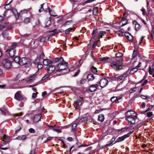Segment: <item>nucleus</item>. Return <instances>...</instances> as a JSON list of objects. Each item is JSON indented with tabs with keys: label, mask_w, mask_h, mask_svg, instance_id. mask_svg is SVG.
Here are the masks:
<instances>
[{
	"label": "nucleus",
	"mask_w": 154,
	"mask_h": 154,
	"mask_svg": "<svg viewBox=\"0 0 154 154\" xmlns=\"http://www.w3.org/2000/svg\"><path fill=\"white\" fill-rule=\"evenodd\" d=\"M57 67L59 69L57 70L56 71L57 72L60 71L62 70H66V73H67L69 71V69H68V63L64 61L63 60L60 62L57 65Z\"/></svg>",
	"instance_id": "1"
},
{
	"label": "nucleus",
	"mask_w": 154,
	"mask_h": 154,
	"mask_svg": "<svg viewBox=\"0 0 154 154\" xmlns=\"http://www.w3.org/2000/svg\"><path fill=\"white\" fill-rule=\"evenodd\" d=\"M122 63L120 61L116 59H114L113 61L111 63L110 66L114 69L119 70L122 68Z\"/></svg>",
	"instance_id": "2"
},
{
	"label": "nucleus",
	"mask_w": 154,
	"mask_h": 154,
	"mask_svg": "<svg viewBox=\"0 0 154 154\" xmlns=\"http://www.w3.org/2000/svg\"><path fill=\"white\" fill-rule=\"evenodd\" d=\"M83 97H79L78 100L74 102V106L76 109H80V107L83 102Z\"/></svg>",
	"instance_id": "3"
},
{
	"label": "nucleus",
	"mask_w": 154,
	"mask_h": 154,
	"mask_svg": "<svg viewBox=\"0 0 154 154\" xmlns=\"http://www.w3.org/2000/svg\"><path fill=\"white\" fill-rule=\"evenodd\" d=\"M2 63L6 69L10 68L12 66L11 62L9 58L4 60L2 61Z\"/></svg>",
	"instance_id": "4"
},
{
	"label": "nucleus",
	"mask_w": 154,
	"mask_h": 154,
	"mask_svg": "<svg viewBox=\"0 0 154 154\" xmlns=\"http://www.w3.org/2000/svg\"><path fill=\"white\" fill-rule=\"evenodd\" d=\"M108 83V80L106 78H103L99 82L100 86L102 88L106 86Z\"/></svg>",
	"instance_id": "5"
},
{
	"label": "nucleus",
	"mask_w": 154,
	"mask_h": 154,
	"mask_svg": "<svg viewBox=\"0 0 154 154\" xmlns=\"http://www.w3.org/2000/svg\"><path fill=\"white\" fill-rule=\"evenodd\" d=\"M129 71H127L122 75L118 76L116 78V80L118 81H120L124 80L128 75Z\"/></svg>",
	"instance_id": "6"
},
{
	"label": "nucleus",
	"mask_w": 154,
	"mask_h": 154,
	"mask_svg": "<svg viewBox=\"0 0 154 154\" xmlns=\"http://www.w3.org/2000/svg\"><path fill=\"white\" fill-rule=\"evenodd\" d=\"M132 133V132L128 133L127 134H125L123 136L119 137L114 143H116L120 142L126 138L129 137Z\"/></svg>",
	"instance_id": "7"
},
{
	"label": "nucleus",
	"mask_w": 154,
	"mask_h": 154,
	"mask_svg": "<svg viewBox=\"0 0 154 154\" xmlns=\"http://www.w3.org/2000/svg\"><path fill=\"white\" fill-rule=\"evenodd\" d=\"M126 117H135L136 114L134 111L132 110H129L125 113Z\"/></svg>",
	"instance_id": "8"
},
{
	"label": "nucleus",
	"mask_w": 154,
	"mask_h": 154,
	"mask_svg": "<svg viewBox=\"0 0 154 154\" xmlns=\"http://www.w3.org/2000/svg\"><path fill=\"white\" fill-rule=\"evenodd\" d=\"M14 98L18 101H22L24 98L22 95L19 92H17L14 95Z\"/></svg>",
	"instance_id": "9"
},
{
	"label": "nucleus",
	"mask_w": 154,
	"mask_h": 154,
	"mask_svg": "<svg viewBox=\"0 0 154 154\" xmlns=\"http://www.w3.org/2000/svg\"><path fill=\"white\" fill-rule=\"evenodd\" d=\"M8 52L9 55L11 57H13L15 54V48H13L7 50L5 51V53Z\"/></svg>",
	"instance_id": "10"
},
{
	"label": "nucleus",
	"mask_w": 154,
	"mask_h": 154,
	"mask_svg": "<svg viewBox=\"0 0 154 154\" xmlns=\"http://www.w3.org/2000/svg\"><path fill=\"white\" fill-rule=\"evenodd\" d=\"M11 138V137L8 136L6 134H4L3 137L2 138V141H3L4 144H5L9 142Z\"/></svg>",
	"instance_id": "11"
},
{
	"label": "nucleus",
	"mask_w": 154,
	"mask_h": 154,
	"mask_svg": "<svg viewBox=\"0 0 154 154\" xmlns=\"http://www.w3.org/2000/svg\"><path fill=\"white\" fill-rule=\"evenodd\" d=\"M29 62L28 60L26 57H22L20 58L19 64L22 66L28 63Z\"/></svg>",
	"instance_id": "12"
},
{
	"label": "nucleus",
	"mask_w": 154,
	"mask_h": 154,
	"mask_svg": "<svg viewBox=\"0 0 154 154\" xmlns=\"http://www.w3.org/2000/svg\"><path fill=\"white\" fill-rule=\"evenodd\" d=\"M135 118V117H126L125 119L130 124H134L135 123L136 119Z\"/></svg>",
	"instance_id": "13"
},
{
	"label": "nucleus",
	"mask_w": 154,
	"mask_h": 154,
	"mask_svg": "<svg viewBox=\"0 0 154 154\" xmlns=\"http://www.w3.org/2000/svg\"><path fill=\"white\" fill-rule=\"evenodd\" d=\"M41 116L42 115L41 114H38L35 115L33 118V123H32V124L34 123L39 122L41 119Z\"/></svg>",
	"instance_id": "14"
},
{
	"label": "nucleus",
	"mask_w": 154,
	"mask_h": 154,
	"mask_svg": "<svg viewBox=\"0 0 154 154\" xmlns=\"http://www.w3.org/2000/svg\"><path fill=\"white\" fill-rule=\"evenodd\" d=\"M37 75L36 73L30 75L27 78L26 81L27 82H32L35 80L36 77Z\"/></svg>",
	"instance_id": "15"
},
{
	"label": "nucleus",
	"mask_w": 154,
	"mask_h": 154,
	"mask_svg": "<svg viewBox=\"0 0 154 154\" xmlns=\"http://www.w3.org/2000/svg\"><path fill=\"white\" fill-rule=\"evenodd\" d=\"M121 98L122 97H121L113 96L111 98L110 100L112 102L115 103H117L120 102Z\"/></svg>",
	"instance_id": "16"
},
{
	"label": "nucleus",
	"mask_w": 154,
	"mask_h": 154,
	"mask_svg": "<svg viewBox=\"0 0 154 154\" xmlns=\"http://www.w3.org/2000/svg\"><path fill=\"white\" fill-rule=\"evenodd\" d=\"M133 25L135 27V29L136 31L139 30L141 28V26L136 20H134L132 22Z\"/></svg>",
	"instance_id": "17"
},
{
	"label": "nucleus",
	"mask_w": 154,
	"mask_h": 154,
	"mask_svg": "<svg viewBox=\"0 0 154 154\" xmlns=\"http://www.w3.org/2000/svg\"><path fill=\"white\" fill-rule=\"evenodd\" d=\"M47 70L48 73L51 74L55 70V67L54 66L50 65L47 67Z\"/></svg>",
	"instance_id": "18"
},
{
	"label": "nucleus",
	"mask_w": 154,
	"mask_h": 154,
	"mask_svg": "<svg viewBox=\"0 0 154 154\" xmlns=\"http://www.w3.org/2000/svg\"><path fill=\"white\" fill-rule=\"evenodd\" d=\"M98 85L97 84H95L89 86V90L91 92L95 91H96Z\"/></svg>",
	"instance_id": "19"
},
{
	"label": "nucleus",
	"mask_w": 154,
	"mask_h": 154,
	"mask_svg": "<svg viewBox=\"0 0 154 154\" xmlns=\"http://www.w3.org/2000/svg\"><path fill=\"white\" fill-rule=\"evenodd\" d=\"M125 14H124V16L122 17L121 23H122V26H124L128 22V21L127 20L126 17H125Z\"/></svg>",
	"instance_id": "20"
},
{
	"label": "nucleus",
	"mask_w": 154,
	"mask_h": 154,
	"mask_svg": "<svg viewBox=\"0 0 154 154\" xmlns=\"http://www.w3.org/2000/svg\"><path fill=\"white\" fill-rule=\"evenodd\" d=\"M51 63V61L48 59L44 60L43 64L45 66H48Z\"/></svg>",
	"instance_id": "21"
},
{
	"label": "nucleus",
	"mask_w": 154,
	"mask_h": 154,
	"mask_svg": "<svg viewBox=\"0 0 154 154\" xmlns=\"http://www.w3.org/2000/svg\"><path fill=\"white\" fill-rule=\"evenodd\" d=\"M108 59H109L108 57H102L100 58V60L101 63H105L107 62Z\"/></svg>",
	"instance_id": "22"
},
{
	"label": "nucleus",
	"mask_w": 154,
	"mask_h": 154,
	"mask_svg": "<svg viewBox=\"0 0 154 154\" xmlns=\"http://www.w3.org/2000/svg\"><path fill=\"white\" fill-rule=\"evenodd\" d=\"M51 21L50 20V18H47L45 23V26L46 27H49L50 26L51 24Z\"/></svg>",
	"instance_id": "23"
},
{
	"label": "nucleus",
	"mask_w": 154,
	"mask_h": 154,
	"mask_svg": "<svg viewBox=\"0 0 154 154\" xmlns=\"http://www.w3.org/2000/svg\"><path fill=\"white\" fill-rule=\"evenodd\" d=\"M104 116L103 114H100L99 115L98 118V121L102 122L104 121Z\"/></svg>",
	"instance_id": "24"
},
{
	"label": "nucleus",
	"mask_w": 154,
	"mask_h": 154,
	"mask_svg": "<svg viewBox=\"0 0 154 154\" xmlns=\"http://www.w3.org/2000/svg\"><path fill=\"white\" fill-rule=\"evenodd\" d=\"M106 34V32L105 31H100L98 34L97 38H102L103 35Z\"/></svg>",
	"instance_id": "25"
},
{
	"label": "nucleus",
	"mask_w": 154,
	"mask_h": 154,
	"mask_svg": "<svg viewBox=\"0 0 154 154\" xmlns=\"http://www.w3.org/2000/svg\"><path fill=\"white\" fill-rule=\"evenodd\" d=\"M87 77L88 80L89 81H92L93 80L94 78V77L93 75L91 74H88L87 75Z\"/></svg>",
	"instance_id": "26"
},
{
	"label": "nucleus",
	"mask_w": 154,
	"mask_h": 154,
	"mask_svg": "<svg viewBox=\"0 0 154 154\" xmlns=\"http://www.w3.org/2000/svg\"><path fill=\"white\" fill-rule=\"evenodd\" d=\"M92 38H94L95 37L97 38V37L98 36L97 31L96 30H94V29L93 30V32L92 33Z\"/></svg>",
	"instance_id": "27"
},
{
	"label": "nucleus",
	"mask_w": 154,
	"mask_h": 154,
	"mask_svg": "<svg viewBox=\"0 0 154 154\" xmlns=\"http://www.w3.org/2000/svg\"><path fill=\"white\" fill-rule=\"evenodd\" d=\"M139 54V53L137 50L135 48L133 51V53L132 55L133 58L136 57Z\"/></svg>",
	"instance_id": "28"
},
{
	"label": "nucleus",
	"mask_w": 154,
	"mask_h": 154,
	"mask_svg": "<svg viewBox=\"0 0 154 154\" xmlns=\"http://www.w3.org/2000/svg\"><path fill=\"white\" fill-rule=\"evenodd\" d=\"M26 138V136L25 135L19 136L17 137V139L20 140H23Z\"/></svg>",
	"instance_id": "29"
},
{
	"label": "nucleus",
	"mask_w": 154,
	"mask_h": 154,
	"mask_svg": "<svg viewBox=\"0 0 154 154\" xmlns=\"http://www.w3.org/2000/svg\"><path fill=\"white\" fill-rule=\"evenodd\" d=\"M138 69L137 68H134L131 69L130 71V73L131 74H133L135 72H136L137 71Z\"/></svg>",
	"instance_id": "30"
},
{
	"label": "nucleus",
	"mask_w": 154,
	"mask_h": 154,
	"mask_svg": "<svg viewBox=\"0 0 154 154\" xmlns=\"http://www.w3.org/2000/svg\"><path fill=\"white\" fill-rule=\"evenodd\" d=\"M149 72L150 75H152L154 72V68L152 67H152H149Z\"/></svg>",
	"instance_id": "31"
},
{
	"label": "nucleus",
	"mask_w": 154,
	"mask_h": 154,
	"mask_svg": "<svg viewBox=\"0 0 154 154\" xmlns=\"http://www.w3.org/2000/svg\"><path fill=\"white\" fill-rule=\"evenodd\" d=\"M126 37L127 38L130 42H131L132 41L133 37L132 35H126Z\"/></svg>",
	"instance_id": "32"
},
{
	"label": "nucleus",
	"mask_w": 154,
	"mask_h": 154,
	"mask_svg": "<svg viewBox=\"0 0 154 154\" xmlns=\"http://www.w3.org/2000/svg\"><path fill=\"white\" fill-rule=\"evenodd\" d=\"M30 22V19L29 17H26L24 20V23L27 24L29 23Z\"/></svg>",
	"instance_id": "33"
},
{
	"label": "nucleus",
	"mask_w": 154,
	"mask_h": 154,
	"mask_svg": "<svg viewBox=\"0 0 154 154\" xmlns=\"http://www.w3.org/2000/svg\"><path fill=\"white\" fill-rule=\"evenodd\" d=\"M152 32H151L150 35L152 39L154 40V25L152 27Z\"/></svg>",
	"instance_id": "34"
},
{
	"label": "nucleus",
	"mask_w": 154,
	"mask_h": 154,
	"mask_svg": "<svg viewBox=\"0 0 154 154\" xmlns=\"http://www.w3.org/2000/svg\"><path fill=\"white\" fill-rule=\"evenodd\" d=\"M83 62V60L81 59L79 60L76 63L77 66H80L82 65V64Z\"/></svg>",
	"instance_id": "35"
},
{
	"label": "nucleus",
	"mask_w": 154,
	"mask_h": 154,
	"mask_svg": "<svg viewBox=\"0 0 154 154\" xmlns=\"http://www.w3.org/2000/svg\"><path fill=\"white\" fill-rule=\"evenodd\" d=\"M20 59L19 57H16L14 59V61L15 62L19 64Z\"/></svg>",
	"instance_id": "36"
},
{
	"label": "nucleus",
	"mask_w": 154,
	"mask_h": 154,
	"mask_svg": "<svg viewBox=\"0 0 154 154\" xmlns=\"http://www.w3.org/2000/svg\"><path fill=\"white\" fill-rule=\"evenodd\" d=\"M63 58L62 57H59L58 58H56L54 59V60L55 61H59L60 62L63 60Z\"/></svg>",
	"instance_id": "37"
},
{
	"label": "nucleus",
	"mask_w": 154,
	"mask_h": 154,
	"mask_svg": "<svg viewBox=\"0 0 154 154\" xmlns=\"http://www.w3.org/2000/svg\"><path fill=\"white\" fill-rule=\"evenodd\" d=\"M72 23V21L71 20L66 21L63 23V25L65 26L66 25H68L69 24Z\"/></svg>",
	"instance_id": "38"
},
{
	"label": "nucleus",
	"mask_w": 154,
	"mask_h": 154,
	"mask_svg": "<svg viewBox=\"0 0 154 154\" xmlns=\"http://www.w3.org/2000/svg\"><path fill=\"white\" fill-rule=\"evenodd\" d=\"M123 54L120 52H118L116 54V56L117 57L120 58L123 56Z\"/></svg>",
	"instance_id": "39"
},
{
	"label": "nucleus",
	"mask_w": 154,
	"mask_h": 154,
	"mask_svg": "<svg viewBox=\"0 0 154 154\" xmlns=\"http://www.w3.org/2000/svg\"><path fill=\"white\" fill-rule=\"evenodd\" d=\"M137 88L136 87H134L132 88L129 90L130 93H133L137 91Z\"/></svg>",
	"instance_id": "40"
},
{
	"label": "nucleus",
	"mask_w": 154,
	"mask_h": 154,
	"mask_svg": "<svg viewBox=\"0 0 154 154\" xmlns=\"http://www.w3.org/2000/svg\"><path fill=\"white\" fill-rule=\"evenodd\" d=\"M91 71L93 72L94 73H96L97 72V68L94 66H92L91 68Z\"/></svg>",
	"instance_id": "41"
},
{
	"label": "nucleus",
	"mask_w": 154,
	"mask_h": 154,
	"mask_svg": "<svg viewBox=\"0 0 154 154\" xmlns=\"http://www.w3.org/2000/svg\"><path fill=\"white\" fill-rule=\"evenodd\" d=\"M45 57V55L43 53H41L40 54L39 56L38 57H39V59H40L41 60H42Z\"/></svg>",
	"instance_id": "42"
},
{
	"label": "nucleus",
	"mask_w": 154,
	"mask_h": 154,
	"mask_svg": "<svg viewBox=\"0 0 154 154\" xmlns=\"http://www.w3.org/2000/svg\"><path fill=\"white\" fill-rule=\"evenodd\" d=\"M41 61V60L39 59V57H37L35 60L34 63L35 64H38Z\"/></svg>",
	"instance_id": "43"
},
{
	"label": "nucleus",
	"mask_w": 154,
	"mask_h": 154,
	"mask_svg": "<svg viewBox=\"0 0 154 154\" xmlns=\"http://www.w3.org/2000/svg\"><path fill=\"white\" fill-rule=\"evenodd\" d=\"M97 7H96L94 8L93 10V13L95 15H96L97 13Z\"/></svg>",
	"instance_id": "44"
},
{
	"label": "nucleus",
	"mask_w": 154,
	"mask_h": 154,
	"mask_svg": "<svg viewBox=\"0 0 154 154\" xmlns=\"http://www.w3.org/2000/svg\"><path fill=\"white\" fill-rule=\"evenodd\" d=\"M6 113V111L5 110H3L0 109V114L5 115Z\"/></svg>",
	"instance_id": "45"
},
{
	"label": "nucleus",
	"mask_w": 154,
	"mask_h": 154,
	"mask_svg": "<svg viewBox=\"0 0 154 154\" xmlns=\"http://www.w3.org/2000/svg\"><path fill=\"white\" fill-rule=\"evenodd\" d=\"M76 125H77L75 123L73 124L72 125V129L73 131H74L75 130Z\"/></svg>",
	"instance_id": "46"
},
{
	"label": "nucleus",
	"mask_w": 154,
	"mask_h": 154,
	"mask_svg": "<svg viewBox=\"0 0 154 154\" xmlns=\"http://www.w3.org/2000/svg\"><path fill=\"white\" fill-rule=\"evenodd\" d=\"M72 29H73V28H69L66 29L65 30V33L66 34H68L69 33L70 31L72 30Z\"/></svg>",
	"instance_id": "47"
},
{
	"label": "nucleus",
	"mask_w": 154,
	"mask_h": 154,
	"mask_svg": "<svg viewBox=\"0 0 154 154\" xmlns=\"http://www.w3.org/2000/svg\"><path fill=\"white\" fill-rule=\"evenodd\" d=\"M35 25L34 26V27L35 28L38 27L39 25V22L38 21H36L35 23Z\"/></svg>",
	"instance_id": "48"
},
{
	"label": "nucleus",
	"mask_w": 154,
	"mask_h": 154,
	"mask_svg": "<svg viewBox=\"0 0 154 154\" xmlns=\"http://www.w3.org/2000/svg\"><path fill=\"white\" fill-rule=\"evenodd\" d=\"M146 115L148 117H150L153 115V113L152 112H149L146 113Z\"/></svg>",
	"instance_id": "49"
},
{
	"label": "nucleus",
	"mask_w": 154,
	"mask_h": 154,
	"mask_svg": "<svg viewBox=\"0 0 154 154\" xmlns=\"http://www.w3.org/2000/svg\"><path fill=\"white\" fill-rule=\"evenodd\" d=\"M86 82V79H82L80 82V83L81 84H84Z\"/></svg>",
	"instance_id": "50"
},
{
	"label": "nucleus",
	"mask_w": 154,
	"mask_h": 154,
	"mask_svg": "<svg viewBox=\"0 0 154 154\" xmlns=\"http://www.w3.org/2000/svg\"><path fill=\"white\" fill-rule=\"evenodd\" d=\"M141 11H142V14L143 15H146V10L144 8H142L141 9Z\"/></svg>",
	"instance_id": "51"
},
{
	"label": "nucleus",
	"mask_w": 154,
	"mask_h": 154,
	"mask_svg": "<svg viewBox=\"0 0 154 154\" xmlns=\"http://www.w3.org/2000/svg\"><path fill=\"white\" fill-rule=\"evenodd\" d=\"M44 5V4H41V8H40L39 10V12H41L42 11L44 10V8H43V5Z\"/></svg>",
	"instance_id": "52"
},
{
	"label": "nucleus",
	"mask_w": 154,
	"mask_h": 154,
	"mask_svg": "<svg viewBox=\"0 0 154 154\" xmlns=\"http://www.w3.org/2000/svg\"><path fill=\"white\" fill-rule=\"evenodd\" d=\"M112 143L110 141L108 142L107 144L105 145V146H110L112 145Z\"/></svg>",
	"instance_id": "53"
},
{
	"label": "nucleus",
	"mask_w": 154,
	"mask_h": 154,
	"mask_svg": "<svg viewBox=\"0 0 154 154\" xmlns=\"http://www.w3.org/2000/svg\"><path fill=\"white\" fill-rule=\"evenodd\" d=\"M53 137H49L46 139V140H45V141L44 142V143H46V142H47L48 141L51 140H53Z\"/></svg>",
	"instance_id": "54"
},
{
	"label": "nucleus",
	"mask_w": 154,
	"mask_h": 154,
	"mask_svg": "<svg viewBox=\"0 0 154 154\" xmlns=\"http://www.w3.org/2000/svg\"><path fill=\"white\" fill-rule=\"evenodd\" d=\"M49 74H47L46 75L42 78V80H45L46 79L48 78V77L49 76Z\"/></svg>",
	"instance_id": "55"
},
{
	"label": "nucleus",
	"mask_w": 154,
	"mask_h": 154,
	"mask_svg": "<svg viewBox=\"0 0 154 154\" xmlns=\"http://www.w3.org/2000/svg\"><path fill=\"white\" fill-rule=\"evenodd\" d=\"M144 37H145V36H143L141 37L140 38V41L139 42V44H138L139 45L141 44V42L143 41V40Z\"/></svg>",
	"instance_id": "56"
},
{
	"label": "nucleus",
	"mask_w": 154,
	"mask_h": 154,
	"mask_svg": "<svg viewBox=\"0 0 154 154\" xmlns=\"http://www.w3.org/2000/svg\"><path fill=\"white\" fill-rule=\"evenodd\" d=\"M29 131L30 133H33L35 132V130L32 128H31L29 129Z\"/></svg>",
	"instance_id": "57"
},
{
	"label": "nucleus",
	"mask_w": 154,
	"mask_h": 154,
	"mask_svg": "<svg viewBox=\"0 0 154 154\" xmlns=\"http://www.w3.org/2000/svg\"><path fill=\"white\" fill-rule=\"evenodd\" d=\"M37 94H38V92H36L35 93H33L32 95V97L34 99L37 96Z\"/></svg>",
	"instance_id": "58"
},
{
	"label": "nucleus",
	"mask_w": 154,
	"mask_h": 154,
	"mask_svg": "<svg viewBox=\"0 0 154 154\" xmlns=\"http://www.w3.org/2000/svg\"><path fill=\"white\" fill-rule=\"evenodd\" d=\"M53 130L55 131H56L58 133H60L61 132V130L58 129H53Z\"/></svg>",
	"instance_id": "59"
},
{
	"label": "nucleus",
	"mask_w": 154,
	"mask_h": 154,
	"mask_svg": "<svg viewBox=\"0 0 154 154\" xmlns=\"http://www.w3.org/2000/svg\"><path fill=\"white\" fill-rule=\"evenodd\" d=\"M3 146V145H0V148L2 150H7L8 149V147H2Z\"/></svg>",
	"instance_id": "60"
},
{
	"label": "nucleus",
	"mask_w": 154,
	"mask_h": 154,
	"mask_svg": "<svg viewBox=\"0 0 154 154\" xmlns=\"http://www.w3.org/2000/svg\"><path fill=\"white\" fill-rule=\"evenodd\" d=\"M37 66V67L38 69H41L43 67V65L41 64H38Z\"/></svg>",
	"instance_id": "61"
},
{
	"label": "nucleus",
	"mask_w": 154,
	"mask_h": 154,
	"mask_svg": "<svg viewBox=\"0 0 154 154\" xmlns=\"http://www.w3.org/2000/svg\"><path fill=\"white\" fill-rule=\"evenodd\" d=\"M2 34L3 37H5V36H6V35H7V31H4L3 32Z\"/></svg>",
	"instance_id": "62"
},
{
	"label": "nucleus",
	"mask_w": 154,
	"mask_h": 154,
	"mask_svg": "<svg viewBox=\"0 0 154 154\" xmlns=\"http://www.w3.org/2000/svg\"><path fill=\"white\" fill-rule=\"evenodd\" d=\"M102 110L101 109L96 110L95 111V114L98 113Z\"/></svg>",
	"instance_id": "63"
},
{
	"label": "nucleus",
	"mask_w": 154,
	"mask_h": 154,
	"mask_svg": "<svg viewBox=\"0 0 154 154\" xmlns=\"http://www.w3.org/2000/svg\"><path fill=\"white\" fill-rule=\"evenodd\" d=\"M79 71H80V69H78L77 72H75V74L74 75V76H77L78 75Z\"/></svg>",
	"instance_id": "64"
}]
</instances>
